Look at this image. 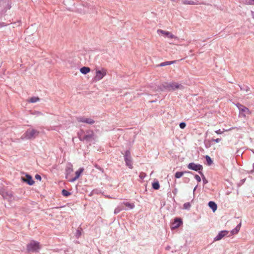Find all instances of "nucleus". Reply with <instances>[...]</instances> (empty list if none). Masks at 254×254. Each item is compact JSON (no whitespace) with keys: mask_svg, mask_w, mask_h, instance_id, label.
<instances>
[{"mask_svg":"<svg viewBox=\"0 0 254 254\" xmlns=\"http://www.w3.org/2000/svg\"><path fill=\"white\" fill-rule=\"evenodd\" d=\"M39 131L33 128H29L22 135L21 139L22 140H31L36 138L39 134Z\"/></svg>","mask_w":254,"mask_h":254,"instance_id":"1","label":"nucleus"},{"mask_svg":"<svg viewBox=\"0 0 254 254\" xmlns=\"http://www.w3.org/2000/svg\"><path fill=\"white\" fill-rule=\"evenodd\" d=\"M107 74V70L103 67L96 68L95 69V75L93 77L95 81H100Z\"/></svg>","mask_w":254,"mask_h":254,"instance_id":"2","label":"nucleus"},{"mask_svg":"<svg viewBox=\"0 0 254 254\" xmlns=\"http://www.w3.org/2000/svg\"><path fill=\"white\" fill-rule=\"evenodd\" d=\"M162 87L163 88L169 91H174L177 89H183L184 88V86L182 85L175 82L164 83L162 84Z\"/></svg>","mask_w":254,"mask_h":254,"instance_id":"3","label":"nucleus"},{"mask_svg":"<svg viewBox=\"0 0 254 254\" xmlns=\"http://www.w3.org/2000/svg\"><path fill=\"white\" fill-rule=\"evenodd\" d=\"M2 195L4 199H6L9 202L18 201L19 199L18 196H14L12 192L10 191L3 192Z\"/></svg>","mask_w":254,"mask_h":254,"instance_id":"4","label":"nucleus"},{"mask_svg":"<svg viewBox=\"0 0 254 254\" xmlns=\"http://www.w3.org/2000/svg\"><path fill=\"white\" fill-rule=\"evenodd\" d=\"M94 6L89 3H86V5H79L77 10L80 13L91 12L94 9Z\"/></svg>","mask_w":254,"mask_h":254,"instance_id":"5","label":"nucleus"},{"mask_svg":"<svg viewBox=\"0 0 254 254\" xmlns=\"http://www.w3.org/2000/svg\"><path fill=\"white\" fill-rule=\"evenodd\" d=\"M79 138L81 141H91L94 139V133L92 130H88L86 132V134L82 135L79 134Z\"/></svg>","mask_w":254,"mask_h":254,"instance_id":"6","label":"nucleus"},{"mask_svg":"<svg viewBox=\"0 0 254 254\" xmlns=\"http://www.w3.org/2000/svg\"><path fill=\"white\" fill-rule=\"evenodd\" d=\"M40 248L39 243L33 240L31 241L27 246V250L29 252H35L40 249Z\"/></svg>","mask_w":254,"mask_h":254,"instance_id":"7","label":"nucleus"},{"mask_svg":"<svg viewBox=\"0 0 254 254\" xmlns=\"http://www.w3.org/2000/svg\"><path fill=\"white\" fill-rule=\"evenodd\" d=\"M237 106L239 110V116L240 117L245 118L246 115L251 114V112L249 109L247 107H244L243 105L240 104H238Z\"/></svg>","mask_w":254,"mask_h":254,"instance_id":"8","label":"nucleus"},{"mask_svg":"<svg viewBox=\"0 0 254 254\" xmlns=\"http://www.w3.org/2000/svg\"><path fill=\"white\" fill-rule=\"evenodd\" d=\"M158 34H161L162 35L164 36L165 38H167L170 39H174L175 40H179V39L177 36L173 35L172 33L164 31L161 29H158L157 30Z\"/></svg>","mask_w":254,"mask_h":254,"instance_id":"9","label":"nucleus"},{"mask_svg":"<svg viewBox=\"0 0 254 254\" xmlns=\"http://www.w3.org/2000/svg\"><path fill=\"white\" fill-rule=\"evenodd\" d=\"M188 168L191 170L197 171L200 174V172H202L203 167L200 164H196L194 163H190L188 165Z\"/></svg>","mask_w":254,"mask_h":254,"instance_id":"10","label":"nucleus"},{"mask_svg":"<svg viewBox=\"0 0 254 254\" xmlns=\"http://www.w3.org/2000/svg\"><path fill=\"white\" fill-rule=\"evenodd\" d=\"M124 158L126 165L127 166L129 167V168L132 169L133 167L130 155V152L129 150H127L125 152Z\"/></svg>","mask_w":254,"mask_h":254,"instance_id":"11","label":"nucleus"},{"mask_svg":"<svg viewBox=\"0 0 254 254\" xmlns=\"http://www.w3.org/2000/svg\"><path fill=\"white\" fill-rule=\"evenodd\" d=\"M77 121L78 122L86 123L89 125H92L95 123L94 120L92 119L84 117L78 118H77Z\"/></svg>","mask_w":254,"mask_h":254,"instance_id":"12","label":"nucleus"},{"mask_svg":"<svg viewBox=\"0 0 254 254\" xmlns=\"http://www.w3.org/2000/svg\"><path fill=\"white\" fill-rule=\"evenodd\" d=\"M229 233V231L223 230L220 231L218 235L214 238V241H217L221 240L224 236Z\"/></svg>","mask_w":254,"mask_h":254,"instance_id":"13","label":"nucleus"},{"mask_svg":"<svg viewBox=\"0 0 254 254\" xmlns=\"http://www.w3.org/2000/svg\"><path fill=\"white\" fill-rule=\"evenodd\" d=\"M84 169L83 168H79L77 171L75 172V176L74 178H72V179H70L69 180L70 182H73L75 181H76L77 179H78L79 177L80 176L81 173L83 172Z\"/></svg>","mask_w":254,"mask_h":254,"instance_id":"14","label":"nucleus"},{"mask_svg":"<svg viewBox=\"0 0 254 254\" xmlns=\"http://www.w3.org/2000/svg\"><path fill=\"white\" fill-rule=\"evenodd\" d=\"M182 2L186 5H197L200 4L197 0H182Z\"/></svg>","mask_w":254,"mask_h":254,"instance_id":"15","label":"nucleus"},{"mask_svg":"<svg viewBox=\"0 0 254 254\" xmlns=\"http://www.w3.org/2000/svg\"><path fill=\"white\" fill-rule=\"evenodd\" d=\"M26 179L23 178L22 180L24 182L27 183V184H28L30 186H32L34 184V181L32 179V177L26 174L25 175Z\"/></svg>","mask_w":254,"mask_h":254,"instance_id":"16","label":"nucleus"},{"mask_svg":"<svg viewBox=\"0 0 254 254\" xmlns=\"http://www.w3.org/2000/svg\"><path fill=\"white\" fill-rule=\"evenodd\" d=\"M182 221L181 219L176 218L174 219V221L172 224V228L176 229L180 227V226L182 224Z\"/></svg>","mask_w":254,"mask_h":254,"instance_id":"17","label":"nucleus"},{"mask_svg":"<svg viewBox=\"0 0 254 254\" xmlns=\"http://www.w3.org/2000/svg\"><path fill=\"white\" fill-rule=\"evenodd\" d=\"M241 226V223H240L234 229H232L231 231V233L232 235H235L237 234L240 229Z\"/></svg>","mask_w":254,"mask_h":254,"instance_id":"18","label":"nucleus"},{"mask_svg":"<svg viewBox=\"0 0 254 254\" xmlns=\"http://www.w3.org/2000/svg\"><path fill=\"white\" fill-rule=\"evenodd\" d=\"M208 206L212 209L213 212H215L217 208V204L213 201H209L208 203Z\"/></svg>","mask_w":254,"mask_h":254,"instance_id":"19","label":"nucleus"},{"mask_svg":"<svg viewBox=\"0 0 254 254\" xmlns=\"http://www.w3.org/2000/svg\"><path fill=\"white\" fill-rule=\"evenodd\" d=\"M90 71V68L88 67L83 66L80 69V71L83 74H86L89 73Z\"/></svg>","mask_w":254,"mask_h":254,"instance_id":"20","label":"nucleus"},{"mask_svg":"<svg viewBox=\"0 0 254 254\" xmlns=\"http://www.w3.org/2000/svg\"><path fill=\"white\" fill-rule=\"evenodd\" d=\"M175 63H176V61L165 62L161 63L159 64V66H166V65H171L172 64H173Z\"/></svg>","mask_w":254,"mask_h":254,"instance_id":"21","label":"nucleus"},{"mask_svg":"<svg viewBox=\"0 0 254 254\" xmlns=\"http://www.w3.org/2000/svg\"><path fill=\"white\" fill-rule=\"evenodd\" d=\"M124 205L127 206L129 209H132L134 208L135 205L133 203H131L128 202H124Z\"/></svg>","mask_w":254,"mask_h":254,"instance_id":"22","label":"nucleus"},{"mask_svg":"<svg viewBox=\"0 0 254 254\" xmlns=\"http://www.w3.org/2000/svg\"><path fill=\"white\" fill-rule=\"evenodd\" d=\"M40 100V99L37 97H32L28 100L30 103H36Z\"/></svg>","mask_w":254,"mask_h":254,"instance_id":"23","label":"nucleus"},{"mask_svg":"<svg viewBox=\"0 0 254 254\" xmlns=\"http://www.w3.org/2000/svg\"><path fill=\"white\" fill-rule=\"evenodd\" d=\"M152 188L155 190H158L160 188V185H159L158 182H155L153 183H152Z\"/></svg>","mask_w":254,"mask_h":254,"instance_id":"24","label":"nucleus"},{"mask_svg":"<svg viewBox=\"0 0 254 254\" xmlns=\"http://www.w3.org/2000/svg\"><path fill=\"white\" fill-rule=\"evenodd\" d=\"M184 174V172H177L175 173V177L177 179H179L181 178Z\"/></svg>","mask_w":254,"mask_h":254,"instance_id":"25","label":"nucleus"},{"mask_svg":"<svg viewBox=\"0 0 254 254\" xmlns=\"http://www.w3.org/2000/svg\"><path fill=\"white\" fill-rule=\"evenodd\" d=\"M205 159L208 165L210 166L212 164L213 161L210 156H209L208 155H206L205 156Z\"/></svg>","mask_w":254,"mask_h":254,"instance_id":"26","label":"nucleus"},{"mask_svg":"<svg viewBox=\"0 0 254 254\" xmlns=\"http://www.w3.org/2000/svg\"><path fill=\"white\" fill-rule=\"evenodd\" d=\"M200 175H201V176L202 177V182H203V184L205 185V184H207L208 183V181L207 180V179L205 177V176H204V174H203V173L202 172H200Z\"/></svg>","mask_w":254,"mask_h":254,"instance_id":"27","label":"nucleus"},{"mask_svg":"<svg viewBox=\"0 0 254 254\" xmlns=\"http://www.w3.org/2000/svg\"><path fill=\"white\" fill-rule=\"evenodd\" d=\"M184 208L185 209H190L191 207L190 203V202H186L184 204Z\"/></svg>","mask_w":254,"mask_h":254,"instance_id":"28","label":"nucleus"},{"mask_svg":"<svg viewBox=\"0 0 254 254\" xmlns=\"http://www.w3.org/2000/svg\"><path fill=\"white\" fill-rule=\"evenodd\" d=\"M62 192V194L64 196H68L71 194L70 192H68L65 190H63Z\"/></svg>","mask_w":254,"mask_h":254,"instance_id":"29","label":"nucleus"},{"mask_svg":"<svg viewBox=\"0 0 254 254\" xmlns=\"http://www.w3.org/2000/svg\"><path fill=\"white\" fill-rule=\"evenodd\" d=\"M81 235V232L80 230L79 229H77L75 232V237L77 238H79L80 237Z\"/></svg>","mask_w":254,"mask_h":254,"instance_id":"30","label":"nucleus"},{"mask_svg":"<svg viewBox=\"0 0 254 254\" xmlns=\"http://www.w3.org/2000/svg\"><path fill=\"white\" fill-rule=\"evenodd\" d=\"M124 202H123L120 204L117 207H118L119 209H120L121 211L126 210V209L124 208Z\"/></svg>","mask_w":254,"mask_h":254,"instance_id":"31","label":"nucleus"},{"mask_svg":"<svg viewBox=\"0 0 254 254\" xmlns=\"http://www.w3.org/2000/svg\"><path fill=\"white\" fill-rule=\"evenodd\" d=\"M124 202H123L120 204L117 207H118L119 209H120L121 211L126 210V209L124 208Z\"/></svg>","mask_w":254,"mask_h":254,"instance_id":"32","label":"nucleus"},{"mask_svg":"<svg viewBox=\"0 0 254 254\" xmlns=\"http://www.w3.org/2000/svg\"><path fill=\"white\" fill-rule=\"evenodd\" d=\"M240 87L241 90L246 91V92H248L250 89V88L247 86H244L243 87L240 86Z\"/></svg>","mask_w":254,"mask_h":254,"instance_id":"33","label":"nucleus"},{"mask_svg":"<svg viewBox=\"0 0 254 254\" xmlns=\"http://www.w3.org/2000/svg\"><path fill=\"white\" fill-rule=\"evenodd\" d=\"M179 126H180L181 128L183 129V128H184L186 127V124L185 123L182 122V123H181L180 124Z\"/></svg>","mask_w":254,"mask_h":254,"instance_id":"34","label":"nucleus"},{"mask_svg":"<svg viewBox=\"0 0 254 254\" xmlns=\"http://www.w3.org/2000/svg\"><path fill=\"white\" fill-rule=\"evenodd\" d=\"M194 178L198 182H200L201 181V178L198 175H195Z\"/></svg>","mask_w":254,"mask_h":254,"instance_id":"35","label":"nucleus"},{"mask_svg":"<svg viewBox=\"0 0 254 254\" xmlns=\"http://www.w3.org/2000/svg\"><path fill=\"white\" fill-rule=\"evenodd\" d=\"M120 211H121L120 209L118 208V207H117L115 209V210H114V214H118V213H119Z\"/></svg>","mask_w":254,"mask_h":254,"instance_id":"36","label":"nucleus"},{"mask_svg":"<svg viewBox=\"0 0 254 254\" xmlns=\"http://www.w3.org/2000/svg\"><path fill=\"white\" fill-rule=\"evenodd\" d=\"M145 174L144 173H140V175H139V177L141 179H143L145 178Z\"/></svg>","mask_w":254,"mask_h":254,"instance_id":"37","label":"nucleus"},{"mask_svg":"<svg viewBox=\"0 0 254 254\" xmlns=\"http://www.w3.org/2000/svg\"><path fill=\"white\" fill-rule=\"evenodd\" d=\"M215 132L217 134H222L223 132V131H221V129H220L216 130Z\"/></svg>","mask_w":254,"mask_h":254,"instance_id":"38","label":"nucleus"},{"mask_svg":"<svg viewBox=\"0 0 254 254\" xmlns=\"http://www.w3.org/2000/svg\"><path fill=\"white\" fill-rule=\"evenodd\" d=\"M35 179L36 180H38L40 181L41 180V176L40 175L37 174V175H35Z\"/></svg>","mask_w":254,"mask_h":254,"instance_id":"39","label":"nucleus"},{"mask_svg":"<svg viewBox=\"0 0 254 254\" xmlns=\"http://www.w3.org/2000/svg\"><path fill=\"white\" fill-rule=\"evenodd\" d=\"M11 8V4L10 3H8L7 5H6V9H9L10 8Z\"/></svg>","mask_w":254,"mask_h":254,"instance_id":"40","label":"nucleus"},{"mask_svg":"<svg viewBox=\"0 0 254 254\" xmlns=\"http://www.w3.org/2000/svg\"><path fill=\"white\" fill-rule=\"evenodd\" d=\"M213 140L214 141H215V142H216V143H218V142H219L220 141L221 139H220V138H216V139H213Z\"/></svg>","mask_w":254,"mask_h":254,"instance_id":"41","label":"nucleus"},{"mask_svg":"<svg viewBox=\"0 0 254 254\" xmlns=\"http://www.w3.org/2000/svg\"><path fill=\"white\" fill-rule=\"evenodd\" d=\"M66 171L68 172V173H70L72 171V169L71 168H69L66 170Z\"/></svg>","mask_w":254,"mask_h":254,"instance_id":"42","label":"nucleus"},{"mask_svg":"<svg viewBox=\"0 0 254 254\" xmlns=\"http://www.w3.org/2000/svg\"><path fill=\"white\" fill-rule=\"evenodd\" d=\"M171 249V247L170 246H167L166 248H165V249L166 250H167V251H169Z\"/></svg>","mask_w":254,"mask_h":254,"instance_id":"43","label":"nucleus"},{"mask_svg":"<svg viewBox=\"0 0 254 254\" xmlns=\"http://www.w3.org/2000/svg\"><path fill=\"white\" fill-rule=\"evenodd\" d=\"M251 15L253 19H254V11H251Z\"/></svg>","mask_w":254,"mask_h":254,"instance_id":"44","label":"nucleus"},{"mask_svg":"<svg viewBox=\"0 0 254 254\" xmlns=\"http://www.w3.org/2000/svg\"><path fill=\"white\" fill-rule=\"evenodd\" d=\"M4 26H5V25H4L3 23H1L0 24V27Z\"/></svg>","mask_w":254,"mask_h":254,"instance_id":"45","label":"nucleus"},{"mask_svg":"<svg viewBox=\"0 0 254 254\" xmlns=\"http://www.w3.org/2000/svg\"><path fill=\"white\" fill-rule=\"evenodd\" d=\"M197 188V186L195 187V188L193 189V192Z\"/></svg>","mask_w":254,"mask_h":254,"instance_id":"46","label":"nucleus"},{"mask_svg":"<svg viewBox=\"0 0 254 254\" xmlns=\"http://www.w3.org/2000/svg\"><path fill=\"white\" fill-rule=\"evenodd\" d=\"M41 114L40 112H38L37 115H41Z\"/></svg>","mask_w":254,"mask_h":254,"instance_id":"47","label":"nucleus"},{"mask_svg":"<svg viewBox=\"0 0 254 254\" xmlns=\"http://www.w3.org/2000/svg\"><path fill=\"white\" fill-rule=\"evenodd\" d=\"M231 130V129H229L228 130ZM227 130H226V131H227Z\"/></svg>","mask_w":254,"mask_h":254,"instance_id":"48","label":"nucleus"},{"mask_svg":"<svg viewBox=\"0 0 254 254\" xmlns=\"http://www.w3.org/2000/svg\"><path fill=\"white\" fill-rule=\"evenodd\" d=\"M253 167L254 168V163L253 164Z\"/></svg>","mask_w":254,"mask_h":254,"instance_id":"49","label":"nucleus"}]
</instances>
